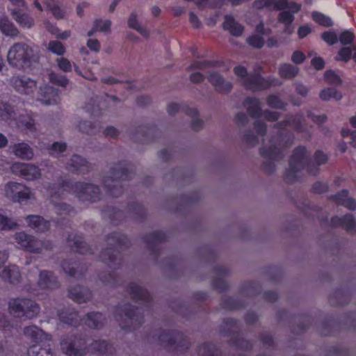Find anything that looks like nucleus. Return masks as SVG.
Segmentation results:
<instances>
[{"mask_svg": "<svg viewBox=\"0 0 356 356\" xmlns=\"http://www.w3.org/2000/svg\"><path fill=\"white\" fill-rule=\"evenodd\" d=\"M93 25L98 31L108 33L111 31V21L109 19H97L94 21Z\"/></svg>", "mask_w": 356, "mask_h": 356, "instance_id": "6e6d98bb", "label": "nucleus"}, {"mask_svg": "<svg viewBox=\"0 0 356 356\" xmlns=\"http://www.w3.org/2000/svg\"><path fill=\"white\" fill-rule=\"evenodd\" d=\"M60 284L54 274L48 270H42L39 273L37 286L42 291H53L58 289Z\"/></svg>", "mask_w": 356, "mask_h": 356, "instance_id": "f3484780", "label": "nucleus"}, {"mask_svg": "<svg viewBox=\"0 0 356 356\" xmlns=\"http://www.w3.org/2000/svg\"><path fill=\"white\" fill-rule=\"evenodd\" d=\"M309 154L304 147H298L294 151L289 161V168L285 172L284 179L288 183H293L297 178V173L307 168V172L312 175H316L318 166L327 161V156L321 151H316L314 159L309 161Z\"/></svg>", "mask_w": 356, "mask_h": 356, "instance_id": "f03ea898", "label": "nucleus"}, {"mask_svg": "<svg viewBox=\"0 0 356 356\" xmlns=\"http://www.w3.org/2000/svg\"><path fill=\"white\" fill-rule=\"evenodd\" d=\"M19 126L31 132L36 131L34 120L29 116H22L19 119Z\"/></svg>", "mask_w": 356, "mask_h": 356, "instance_id": "864d4df0", "label": "nucleus"}, {"mask_svg": "<svg viewBox=\"0 0 356 356\" xmlns=\"http://www.w3.org/2000/svg\"><path fill=\"white\" fill-rule=\"evenodd\" d=\"M47 8L51 12L56 19H63L65 16V12L54 0L46 1Z\"/></svg>", "mask_w": 356, "mask_h": 356, "instance_id": "8fccbe9b", "label": "nucleus"}, {"mask_svg": "<svg viewBox=\"0 0 356 356\" xmlns=\"http://www.w3.org/2000/svg\"><path fill=\"white\" fill-rule=\"evenodd\" d=\"M51 202L54 205V209L56 212L59 215H65L70 213L72 211V208L65 203L57 202L54 200L56 198L55 195L51 197Z\"/></svg>", "mask_w": 356, "mask_h": 356, "instance_id": "5fc2aeb1", "label": "nucleus"}, {"mask_svg": "<svg viewBox=\"0 0 356 356\" xmlns=\"http://www.w3.org/2000/svg\"><path fill=\"white\" fill-rule=\"evenodd\" d=\"M248 114L252 117H259L261 113V102L255 97H247L243 102Z\"/></svg>", "mask_w": 356, "mask_h": 356, "instance_id": "7c9ffc66", "label": "nucleus"}, {"mask_svg": "<svg viewBox=\"0 0 356 356\" xmlns=\"http://www.w3.org/2000/svg\"><path fill=\"white\" fill-rule=\"evenodd\" d=\"M60 189L72 192L82 202H97L102 197V192L99 186L92 183L65 181L62 184Z\"/></svg>", "mask_w": 356, "mask_h": 356, "instance_id": "423d86ee", "label": "nucleus"}, {"mask_svg": "<svg viewBox=\"0 0 356 356\" xmlns=\"http://www.w3.org/2000/svg\"><path fill=\"white\" fill-rule=\"evenodd\" d=\"M332 199L337 204L342 205L350 210L356 209V200L348 196V192L343 190L338 194L332 197Z\"/></svg>", "mask_w": 356, "mask_h": 356, "instance_id": "c85d7f7f", "label": "nucleus"}, {"mask_svg": "<svg viewBox=\"0 0 356 356\" xmlns=\"http://www.w3.org/2000/svg\"><path fill=\"white\" fill-rule=\"evenodd\" d=\"M14 238L20 247L29 252L38 254L44 249H50L52 244L49 241H41L24 232H17Z\"/></svg>", "mask_w": 356, "mask_h": 356, "instance_id": "1a4fd4ad", "label": "nucleus"}, {"mask_svg": "<svg viewBox=\"0 0 356 356\" xmlns=\"http://www.w3.org/2000/svg\"><path fill=\"white\" fill-rule=\"evenodd\" d=\"M208 81L214 90L220 94H228L233 88V83L218 72H210L207 76Z\"/></svg>", "mask_w": 356, "mask_h": 356, "instance_id": "dca6fc26", "label": "nucleus"}, {"mask_svg": "<svg viewBox=\"0 0 356 356\" xmlns=\"http://www.w3.org/2000/svg\"><path fill=\"white\" fill-rule=\"evenodd\" d=\"M228 270L225 267H219L216 270V276L213 282V286L218 290H224L227 284L223 280V277L228 275Z\"/></svg>", "mask_w": 356, "mask_h": 356, "instance_id": "f704fd0d", "label": "nucleus"}, {"mask_svg": "<svg viewBox=\"0 0 356 356\" xmlns=\"http://www.w3.org/2000/svg\"><path fill=\"white\" fill-rule=\"evenodd\" d=\"M12 153L23 160H31L33 158V150L31 146L26 143H18L11 147Z\"/></svg>", "mask_w": 356, "mask_h": 356, "instance_id": "b1692460", "label": "nucleus"}, {"mask_svg": "<svg viewBox=\"0 0 356 356\" xmlns=\"http://www.w3.org/2000/svg\"><path fill=\"white\" fill-rule=\"evenodd\" d=\"M165 238V236L163 233L161 232H156L147 235L145 241L148 248L150 250H154L155 246H156L158 243L163 241Z\"/></svg>", "mask_w": 356, "mask_h": 356, "instance_id": "58836bf2", "label": "nucleus"}, {"mask_svg": "<svg viewBox=\"0 0 356 356\" xmlns=\"http://www.w3.org/2000/svg\"><path fill=\"white\" fill-rule=\"evenodd\" d=\"M0 30L7 36H16L19 31L15 25L7 18H0Z\"/></svg>", "mask_w": 356, "mask_h": 356, "instance_id": "4c0bfd02", "label": "nucleus"}, {"mask_svg": "<svg viewBox=\"0 0 356 356\" xmlns=\"http://www.w3.org/2000/svg\"><path fill=\"white\" fill-rule=\"evenodd\" d=\"M56 63L58 65V68L65 72H69L72 71V66L71 64V62L67 59L66 58L61 57L56 59Z\"/></svg>", "mask_w": 356, "mask_h": 356, "instance_id": "774afa93", "label": "nucleus"}, {"mask_svg": "<svg viewBox=\"0 0 356 356\" xmlns=\"http://www.w3.org/2000/svg\"><path fill=\"white\" fill-rule=\"evenodd\" d=\"M149 342L183 353L190 347V342L177 331L158 330L148 336Z\"/></svg>", "mask_w": 356, "mask_h": 356, "instance_id": "20e7f679", "label": "nucleus"}, {"mask_svg": "<svg viewBox=\"0 0 356 356\" xmlns=\"http://www.w3.org/2000/svg\"><path fill=\"white\" fill-rule=\"evenodd\" d=\"M47 49L51 53L58 56H63L65 53V48L64 45L57 40L50 41Z\"/></svg>", "mask_w": 356, "mask_h": 356, "instance_id": "3c124183", "label": "nucleus"}, {"mask_svg": "<svg viewBox=\"0 0 356 356\" xmlns=\"http://www.w3.org/2000/svg\"><path fill=\"white\" fill-rule=\"evenodd\" d=\"M49 79L51 83L63 88L66 87L69 83V80L65 76L54 72L49 74Z\"/></svg>", "mask_w": 356, "mask_h": 356, "instance_id": "09e8293b", "label": "nucleus"}, {"mask_svg": "<svg viewBox=\"0 0 356 356\" xmlns=\"http://www.w3.org/2000/svg\"><path fill=\"white\" fill-rule=\"evenodd\" d=\"M98 277L103 284L110 286H115L120 280L119 276L117 274L106 271L100 273L98 275Z\"/></svg>", "mask_w": 356, "mask_h": 356, "instance_id": "a19ab883", "label": "nucleus"}, {"mask_svg": "<svg viewBox=\"0 0 356 356\" xmlns=\"http://www.w3.org/2000/svg\"><path fill=\"white\" fill-rule=\"evenodd\" d=\"M319 97L325 102H327L331 99L339 101L342 98V95L335 88H327L321 90L319 94Z\"/></svg>", "mask_w": 356, "mask_h": 356, "instance_id": "37998d69", "label": "nucleus"}, {"mask_svg": "<svg viewBox=\"0 0 356 356\" xmlns=\"http://www.w3.org/2000/svg\"><path fill=\"white\" fill-rule=\"evenodd\" d=\"M299 72V68L290 63H282L278 69V74L282 79H291L296 77Z\"/></svg>", "mask_w": 356, "mask_h": 356, "instance_id": "473e14b6", "label": "nucleus"}, {"mask_svg": "<svg viewBox=\"0 0 356 356\" xmlns=\"http://www.w3.org/2000/svg\"><path fill=\"white\" fill-rule=\"evenodd\" d=\"M333 226H341L346 230H353L356 228V219L351 213H348L342 217L334 216L331 220Z\"/></svg>", "mask_w": 356, "mask_h": 356, "instance_id": "a878e982", "label": "nucleus"}, {"mask_svg": "<svg viewBox=\"0 0 356 356\" xmlns=\"http://www.w3.org/2000/svg\"><path fill=\"white\" fill-rule=\"evenodd\" d=\"M27 353L28 356H53L49 348H42L38 345L31 346Z\"/></svg>", "mask_w": 356, "mask_h": 356, "instance_id": "de8ad7c7", "label": "nucleus"}, {"mask_svg": "<svg viewBox=\"0 0 356 356\" xmlns=\"http://www.w3.org/2000/svg\"><path fill=\"white\" fill-rule=\"evenodd\" d=\"M10 86L21 94H32L37 87L36 81L24 75L13 76L9 81Z\"/></svg>", "mask_w": 356, "mask_h": 356, "instance_id": "ddd939ff", "label": "nucleus"}, {"mask_svg": "<svg viewBox=\"0 0 356 356\" xmlns=\"http://www.w3.org/2000/svg\"><path fill=\"white\" fill-rule=\"evenodd\" d=\"M67 148L66 143L56 142L49 148V154L54 156H58L63 153Z\"/></svg>", "mask_w": 356, "mask_h": 356, "instance_id": "4d7b16f0", "label": "nucleus"}, {"mask_svg": "<svg viewBox=\"0 0 356 356\" xmlns=\"http://www.w3.org/2000/svg\"><path fill=\"white\" fill-rule=\"evenodd\" d=\"M25 337L32 343H40L49 339V337L41 329L35 325L26 326L23 330Z\"/></svg>", "mask_w": 356, "mask_h": 356, "instance_id": "4be33fe9", "label": "nucleus"}, {"mask_svg": "<svg viewBox=\"0 0 356 356\" xmlns=\"http://www.w3.org/2000/svg\"><path fill=\"white\" fill-rule=\"evenodd\" d=\"M59 90L50 86L40 87L38 100L44 105H55L60 102Z\"/></svg>", "mask_w": 356, "mask_h": 356, "instance_id": "6ab92c4d", "label": "nucleus"}, {"mask_svg": "<svg viewBox=\"0 0 356 356\" xmlns=\"http://www.w3.org/2000/svg\"><path fill=\"white\" fill-rule=\"evenodd\" d=\"M60 348L67 356H85L88 353V340L79 336L67 337L60 342Z\"/></svg>", "mask_w": 356, "mask_h": 356, "instance_id": "9d476101", "label": "nucleus"}, {"mask_svg": "<svg viewBox=\"0 0 356 356\" xmlns=\"http://www.w3.org/2000/svg\"><path fill=\"white\" fill-rule=\"evenodd\" d=\"M128 26L129 28L136 30L143 36L147 38L149 35L148 31L145 28L143 27L138 20L136 14L131 13L128 19Z\"/></svg>", "mask_w": 356, "mask_h": 356, "instance_id": "79ce46f5", "label": "nucleus"}, {"mask_svg": "<svg viewBox=\"0 0 356 356\" xmlns=\"http://www.w3.org/2000/svg\"><path fill=\"white\" fill-rule=\"evenodd\" d=\"M259 288L258 286L252 283V282H248L243 284L242 287V293L244 295L248 296H252L256 295V293L258 292Z\"/></svg>", "mask_w": 356, "mask_h": 356, "instance_id": "69168bd1", "label": "nucleus"}, {"mask_svg": "<svg viewBox=\"0 0 356 356\" xmlns=\"http://www.w3.org/2000/svg\"><path fill=\"white\" fill-rule=\"evenodd\" d=\"M312 19L318 24L323 26H331L332 25V19L319 12H313L312 14Z\"/></svg>", "mask_w": 356, "mask_h": 356, "instance_id": "603ef678", "label": "nucleus"}, {"mask_svg": "<svg viewBox=\"0 0 356 356\" xmlns=\"http://www.w3.org/2000/svg\"><path fill=\"white\" fill-rule=\"evenodd\" d=\"M114 252H115V250L113 248H108V249L103 250L100 254L101 259L104 262L111 265V263H112L116 258V256L114 254Z\"/></svg>", "mask_w": 356, "mask_h": 356, "instance_id": "e2e57ef3", "label": "nucleus"}, {"mask_svg": "<svg viewBox=\"0 0 356 356\" xmlns=\"http://www.w3.org/2000/svg\"><path fill=\"white\" fill-rule=\"evenodd\" d=\"M127 291L132 298L137 301L147 302L150 300V295L148 291L142 288L137 283L131 282L128 285Z\"/></svg>", "mask_w": 356, "mask_h": 356, "instance_id": "393cba45", "label": "nucleus"}, {"mask_svg": "<svg viewBox=\"0 0 356 356\" xmlns=\"http://www.w3.org/2000/svg\"><path fill=\"white\" fill-rule=\"evenodd\" d=\"M10 171L27 181L38 179L42 175L40 169L33 163L15 162L10 166Z\"/></svg>", "mask_w": 356, "mask_h": 356, "instance_id": "f8f14e48", "label": "nucleus"}, {"mask_svg": "<svg viewBox=\"0 0 356 356\" xmlns=\"http://www.w3.org/2000/svg\"><path fill=\"white\" fill-rule=\"evenodd\" d=\"M0 280L7 285L16 286L21 283L22 275L17 265L9 264L0 270Z\"/></svg>", "mask_w": 356, "mask_h": 356, "instance_id": "4468645a", "label": "nucleus"}, {"mask_svg": "<svg viewBox=\"0 0 356 356\" xmlns=\"http://www.w3.org/2000/svg\"><path fill=\"white\" fill-rule=\"evenodd\" d=\"M59 318L64 323L74 326L77 325L81 321H83V318H81L76 311L70 309L60 312Z\"/></svg>", "mask_w": 356, "mask_h": 356, "instance_id": "72a5a7b5", "label": "nucleus"}, {"mask_svg": "<svg viewBox=\"0 0 356 356\" xmlns=\"http://www.w3.org/2000/svg\"><path fill=\"white\" fill-rule=\"evenodd\" d=\"M247 43L257 49H261L264 44V38L258 35H252L246 40Z\"/></svg>", "mask_w": 356, "mask_h": 356, "instance_id": "0e129e2a", "label": "nucleus"}, {"mask_svg": "<svg viewBox=\"0 0 356 356\" xmlns=\"http://www.w3.org/2000/svg\"><path fill=\"white\" fill-rule=\"evenodd\" d=\"M69 297L77 303L81 304L90 300L92 293L87 287L76 286L69 289Z\"/></svg>", "mask_w": 356, "mask_h": 356, "instance_id": "aec40b11", "label": "nucleus"}, {"mask_svg": "<svg viewBox=\"0 0 356 356\" xmlns=\"http://www.w3.org/2000/svg\"><path fill=\"white\" fill-rule=\"evenodd\" d=\"M128 170L120 165L110 169L109 175L104 177L103 183L107 193L113 197H118L123 192L121 181L129 178Z\"/></svg>", "mask_w": 356, "mask_h": 356, "instance_id": "0eeeda50", "label": "nucleus"}, {"mask_svg": "<svg viewBox=\"0 0 356 356\" xmlns=\"http://www.w3.org/2000/svg\"><path fill=\"white\" fill-rule=\"evenodd\" d=\"M17 227V223L13 222L7 216L0 213V229L7 230L13 229Z\"/></svg>", "mask_w": 356, "mask_h": 356, "instance_id": "680f3d73", "label": "nucleus"}, {"mask_svg": "<svg viewBox=\"0 0 356 356\" xmlns=\"http://www.w3.org/2000/svg\"><path fill=\"white\" fill-rule=\"evenodd\" d=\"M222 27L224 30L228 31L231 35L236 37L241 35L244 31L243 26L230 15L225 17Z\"/></svg>", "mask_w": 356, "mask_h": 356, "instance_id": "bb28decb", "label": "nucleus"}, {"mask_svg": "<svg viewBox=\"0 0 356 356\" xmlns=\"http://www.w3.org/2000/svg\"><path fill=\"white\" fill-rule=\"evenodd\" d=\"M14 112L12 107L2 102H0V117L3 120H8L13 117Z\"/></svg>", "mask_w": 356, "mask_h": 356, "instance_id": "bf43d9fd", "label": "nucleus"}, {"mask_svg": "<svg viewBox=\"0 0 356 356\" xmlns=\"http://www.w3.org/2000/svg\"><path fill=\"white\" fill-rule=\"evenodd\" d=\"M114 316L121 328L129 331L138 327L144 322L143 309L129 304L118 306L115 309Z\"/></svg>", "mask_w": 356, "mask_h": 356, "instance_id": "39448f33", "label": "nucleus"}, {"mask_svg": "<svg viewBox=\"0 0 356 356\" xmlns=\"http://www.w3.org/2000/svg\"><path fill=\"white\" fill-rule=\"evenodd\" d=\"M218 66V62L211 61V60H199L194 61L191 65L187 68L188 71L195 70H205L207 68L216 67Z\"/></svg>", "mask_w": 356, "mask_h": 356, "instance_id": "49530a36", "label": "nucleus"}, {"mask_svg": "<svg viewBox=\"0 0 356 356\" xmlns=\"http://www.w3.org/2000/svg\"><path fill=\"white\" fill-rule=\"evenodd\" d=\"M294 20L293 13L288 11H282L279 14L278 21L284 25V31L288 35H291L293 32V27L291 24Z\"/></svg>", "mask_w": 356, "mask_h": 356, "instance_id": "c9c22d12", "label": "nucleus"}, {"mask_svg": "<svg viewBox=\"0 0 356 356\" xmlns=\"http://www.w3.org/2000/svg\"><path fill=\"white\" fill-rule=\"evenodd\" d=\"M11 15L15 20L22 27L29 29L34 24L33 19L30 16L22 13L17 10H12Z\"/></svg>", "mask_w": 356, "mask_h": 356, "instance_id": "e433bc0d", "label": "nucleus"}, {"mask_svg": "<svg viewBox=\"0 0 356 356\" xmlns=\"http://www.w3.org/2000/svg\"><path fill=\"white\" fill-rule=\"evenodd\" d=\"M197 353L198 356H220L218 350L213 346L207 343L200 345Z\"/></svg>", "mask_w": 356, "mask_h": 356, "instance_id": "c03bdc74", "label": "nucleus"}, {"mask_svg": "<svg viewBox=\"0 0 356 356\" xmlns=\"http://www.w3.org/2000/svg\"><path fill=\"white\" fill-rule=\"evenodd\" d=\"M5 195L14 202H22L23 201L33 199L34 195L24 184L10 181L5 186Z\"/></svg>", "mask_w": 356, "mask_h": 356, "instance_id": "9b49d317", "label": "nucleus"}, {"mask_svg": "<svg viewBox=\"0 0 356 356\" xmlns=\"http://www.w3.org/2000/svg\"><path fill=\"white\" fill-rule=\"evenodd\" d=\"M233 72L236 76V81L246 88L252 74H249L246 67L241 65H236Z\"/></svg>", "mask_w": 356, "mask_h": 356, "instance_id": "2f4dec72", "label": "nucleus"}, {"mask_svg": "<svg viewBox=\"0 0 356 356\" xmlns=\"http://www.w3.org/2000/svg\"><path fill=\"white\" fill-rule=\"evenodd\" d=\"M352 54L353 49L350 47H342L336 56L335 60L347 63L350 59Z\"/></svg>", "mask_w": 356, "mask_h": 356, "instance_id": "13d9d810", "label": "nucleus"}, {"mask_svg": "<svg viewBox=\"0 0 356 356\" xmlns=\"http://www.w3.org/2000/svg\"><path fill=\"white\" fill-rule=\"evenodd\" d=\"M266 102L267 104L273 108L282 109L285 106V104L276 95H269Z\"/></svg>", "mask_w": 356, "mask_h": 356, "instance_id": "052dcab7", "label": "nucleus"}, {"mask_svg": "<svg viewBox=\"0 0 356 356\" xmlns=\"http://www.w3.org/2000/svg\"><path fill=\"white\" fill-rule=\"evenodd\" d=\"M65 168L73 173L85 175L92 170V165L84 157L74 154L66 163Z\"/></svg>", "mask_w": 356, "mask_h": 356, "instance_id": "2eb2a0df", "label": "nucleus"}, {"mask_svg": "<svg viewBox=\"0 0 356 356\" xmlns=\"http://www.w3.org/2000/svg\"><path fill=\"white\" fill-rule=\"evenodd\" d=\"M186 112L188 115L193 118L191 120L192 129L195 131L202 129L203 128L204 122L201 119L196 118L199 114L197 109L195 107L187 108Z\"/></svg>", "mask_w": 356, "mask_h": 356, "instance_id": "ea45409f", "label": "nucleus"}, {"mask_svg": "<svg viewBox=\"0 0 356 356\" xmlns=\"http://www.w3.org/2000/svg\"><path fill=\"white\" fill-rule=\"evenodd\" d=\"M8 309L11 314L29 319L37 316L40 309L37 302L28 298L11 299L8 302Z\"/></svg>", "mask_w": 356, "mask_h": 356, "instance_id": "6e6552de", "label": "nucleus"}, {"mask_svg": "<svg viewBox=\"0 0 356 356\" xmlns=\"http://www.w3.org/2000/svg\"><path fill=\"white\" fill-rule=\"evenodd\" d=\"M26 221L30 227L38 232H44L49 228V222L40 216H28L26 217Z\"/></svg>", "mask_w": 356, "mask_h": 356, "instance_id": "cd10ccee", "label": "nucleus"}, {"mask_svg": "<svg viewBox=\"0 0 356 356\" xmlns=\"http://www.w3.org/2000/svg\"><path fill=\"white\" fill-rule=\"evenodd\" d=\"M36 47L25 42H15L9 49L7 55L8 63L17 68L30 67L39 60Z\"/></svg>", "mask_w": 356, "mask_h": 356, "instance_id": "7ed1b4c3", "label": "nucleus"}, {"mask_svg": "<svg viewBox=\"0 0 356 356\" xmlns=\"http://www.w3.org/2000/svg\"><path fill=\"white\" fill-rule=\"evenodd\" d=\"M88 353L101 356H113L115 349L106 340H88Z\"/></svg>", "mask_w": 356, "mask_h": 356, "instance_id": "a211bd4d", "label": "nucleus"}, {"mask_svg": "<svg viewBox=\"0 0 356 356\" xmlns=\"http://www.w3.org/2000/svg\"><path fill=\"white\" fill-rule=\"evenodd\" d=\"M293 126L299 132L307 131V127L303 124V119L301 116L289 117L286 120L275 124L274 129H279L277 136H272L268 141H264L260 148L261 156L266 159L264 162L263 168L267 173H273L275 170L273 161L281 160L284 156V151L290 147L293 143V138L284 136L280 129L288 126Z\"/></svg>", "mask_w": 356, "mask_h": 356, "instance_id": "f257e3e1", "label": "nucleus"}, {"mask_svg": "<svg viewBox=\"0 0 356 356\" xmlns=\"http://www.w3.org/2000/svg\"><path fill=\"white\" fill-rule=\"evenodd\" d=\"M76 122H79L78 128L80 131L87 134H93L98 131V126L89 121H79L76 119Z\"/></svg>", "mask_w": 356, "mask_h": 356, "instance_id": "a18cd8bd", "label": "nucleus"}, {"mask_svg": "<svg viewBox=\"0 0 356 356\" xmlns=\"http://www.w3.org/2000/svg\"><path fill=\"white\" fill-rule=\"evenodd\" d=\"M84 323L90 327L99 329L104 326L106 318L99 312H90L83 318Z\"/></svg>", "mask_w": 356, "mask_h": 356, "instance_id": "c756f323", "label": "nucleus"}, {"mask_svg": "<svg viewBox=\"0 0 356 356\" xmlns=\"http://www.w3.org/2000/svg\"><path fill=\"white\" fill-rule=\"evenodd\" d=\"M274 79L264 78L259 75H252L246 89L252 91L264 90L270 88Z\"/></svg>", "mask_w": 356, "mask_h": 356, "instance_id": "5701e85b", "label": "nucleus"}, {"mask_svg": "<svg viewBox=\"0 0 356 356\" xmlns=\"http://www.w3.org/2000/svg\"><path fill=\"white\" fill-rule=\"evenodd\" d=\"M325 79L329 84L340 85L341 83L340 77L332 70H327L325 72Z\"/></svg>", "mask_w": 356, "mask_h": 356, "instance_id": "338daca9", "label": "nucleus"}, {"mask_svg": "<svg viewBox=\"0 0 356 356\" xmlns=\"http://www.w3.org/2000/svg\"><path fill=\"white\" fill-rule=\"evenodd\" d=\"M67 243L70 249L74 252L81 254H86L89 252V247L87 243L83 241V238L81 236L75 233L69 234Z\"/></svg>", "mask_w": 356, "mask_h": 356, "instance_id": "412c9836", "label": "nucleus"}]
</instances>
